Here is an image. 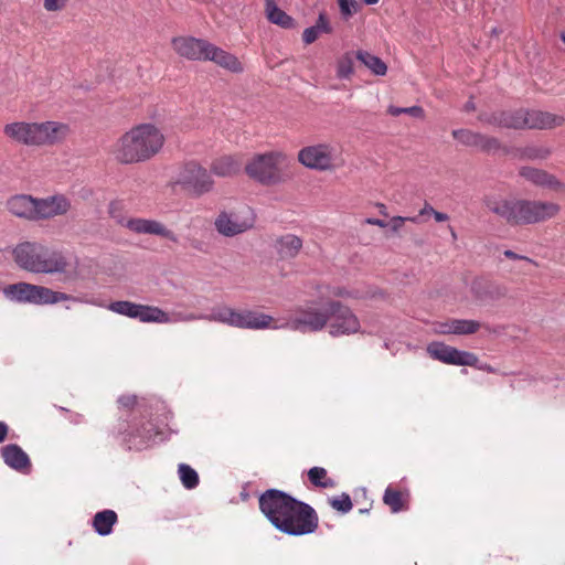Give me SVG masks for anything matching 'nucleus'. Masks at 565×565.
Segmentation results:
<instances>
[{"mask_svg": "<svg viewBox=\"0 0 565 565\" xmlns=\"http://www.w3.org/2000/svg\"><path fill=\"white\" fill-rule=\"evenodd\" d=\"M484 206L511 226L532 225L555 217L561 206L557 203L529 199H504L486 195Z\"/></svg>", "mask_w": 565, "mask_h": 565, "instance_id": "f257e3e1", "label": "nucleus"}, {"mask_svg": "<svg viewBox=\"0 0 565 565\" xmlns=\"http://www.w3.org/2000/svg\"><path fill=\"white\" fill-rule=\"evenodd\" d=\"M164 136L152 124H140L125 132L111 147V154L122 164L145 162L160 152Z\"/></svg>", "mask_w": 565, "mask_h": 565, "instance_id": "f03ea898", "label": "nucleus"}, {"mask_svg": "<svg viewBox=\"0 0 565 565\" xmlns=\"http://www.w3.org/2000/svg\"><path fill=\"white\" fill-rule=\"evenodd\" d=\"M12 254L20 268L33 274H64L70 266L63 252L51 249L38 242L20 243Z\"/></svg>", "mask_w": 565, "mask_h": 565, "instance_id": "7ed1b4c3", "label": "nucleus"}, {"mask_svg": "<svg viewBox=\"0 0 565 565\" xmlns=\"http://www.w3.org/2000/svg\"><path fill=\"white\" fill-rule=\"evenodd\" d=\"M70 126L60 121H14L3 127L10 140L24 146H53L63 142L70 135Z\"/></svg>", "mask_w": 565, "mask_h": 565, "instance_id": "20e7f679", "label": "nucleus"}, {"mask_svg": "<svg viewBox=\"0 0 565 565\" xmlns=\"http://www.w3.org/2000/svg\"><path fill=\"white\" fill-rule=\"evenodd\" d=\"M483 124L509 129H552L564 124L563 116L542 110H499L479 115Z\"/></svg>", "mask_w": 565, "mask_h": 565, "instance_id": "39448f33", "label": "nucleus"}, {"mask_svg": "<svg viewBox=\"0 0 565 565\" xmlns=\"http://www.w3.org/2000/svg\"><path fill=\"white\" fill-rule=\"evenodd\" d=\"M3 295L7 299L19 303L32 305H54L61 301L85 302L90 305L100 306L93 300H84L79 297H74L65 292L55 291L49 287L33 285L30 282H15L8 285L3 288Z\"/></svg>", "mask_w": 565, "mask_h": 565, "instance_id": "423d86ee", "label": "nucleus"}, {"mask_svg": "<svg viewBox=\"0 0 565 565\" xmlns=\"http://www.w3.org/2000/svg\"><path fill=\"white\" fill-rule=\"evenodd\" d=\"M288 164L289 159L284 152L269 151L254 156L245 171L250 179L264 185H276L287 180Z\"/></svg>", "mask_w": 565, "mask_h": 565, "instance_id": "0eeeda50", "label": "nucleus"}, {"mask_svg": "<svg viewBox=\"0 0 565 565\" xmlns=\"http://www.w3.org/2000/svg\"><path fill=\"white\" fill-rule=\"evenodd\" d=\"M205 321L218 322L233 328L264 330L271 327L274 318L269 315L254 310H236L228 306H218L212 308Z\"/></svg>", "mask_w": 565, "mask_h": 565, "instance_id": "6e6552de", "label": "nucleus"}, {"mask_svg": "<svg viewBox=\"0 0 565 565\" xmlns=\"http://www.w3.org/2000/svg\"><path fill=\"white\" fill-rule=\"evenodd\" d=\"M298 161L308 169L333 171L344 164L340 149L329 142L303 147L298 152Z\"/></svg>", "mask_w": 565, "mask_h": 565, "instance_id": "1a4fd4ad", "label": "nucleus"}, {"mask_svg": "<svg viewBox=\"0 0 565 565\" xmlns=\"http://www.w3.org/2000/svg\"><path fill=\"white\" fill-rule=\"evenodd\" d=\"M327 302L310 301L296 307L282 327L301 333L319 332L327 328Z\"/></svg>", "mask_w": 565, "mask_h": 565, "instance_id": "9d476101", "label": "nucleus"}, {"mask_svg": "<svg viewBox=\"0 0 565 565\" xmlns=\"http://www.w3.org/2000/svg\"><path fill=\"white\" fill-rule=\"evenodd\" d=\"M319 518L316 510L306 502L297 500L285 518H281L277 530L291 535L300 536L316 532Z\"/></svg>", "mask_w": 565, "mask_h": 565, "instance_id": "9b49d317", "label": "nucleus"}, {"mask_svg": "<svg viewBox=\"0 0 565 565\" xmlns=\"http://www.w3.org/2000/svg\"><path fill=\"white\" fill-rule=\"evenodd\" d=\"M327 328L332 337L355 334L361 330L356 315L341 301H327Z\"/></svg>", "mask_w": 565, "mask_h": 565, "instance_id": "f8f14e48", "label": "nucleus"}, {"mask_svg": "<svg viewBox=\"0 0 565 565\" xmlns=\"http://www.w3.org/2000/svg\"><path fill=\"white\" fill-rule=\"evenodd\" d=\"M177 184L189 193L201 196L213 190L214 180L207 169L196 161L186 162L180 170Z\"/></svg>", "mask_w": 565, "mask_h": 565, "instance_id": "ddd939ff", "label": "nucleus"}, {"mask_svg": "<svg viewBox=\"0 0 565 565\" xmlns=\"http://www.w3.org/2000/svg\"><path fill=\"white\" fill-rule=\"evenodd\" d=\"M107 309L131 319H138L143 323H169L170 315L156 306L135 303L128 300L113 301Z\"/></svg>", "mask_w": 565, "mask_h": 565, "instance_id": "4468645a", "label": "nucleus"}, {"mask_svg": "<svg viewBox=\"0 0 565 565\" xmlns=\"http://www.w3.org/2000/svg\"><path fill=\"white\" fill-rule=\"evenodd\" d=\"M258 502L263 514L277 529L281 518H285L294 504H297V499L281 490L268 489L260 494Z\"/></svg>", "mask_w": 565, "mask_h": 565, "instance_id": "2eb2a0df", "label": "nucleus"}, {"mask_svg": "<svg viewBox=\"0 0 565 565\" xmlns=\"http://www.w3.org/2000/svg\"><path fill=\"white\" fill-rule=\"evenodd\" d=\"M427 353L434 360L445 364L458 366H477L479 359L475 353L461 351L444 342H431L427 345Z\"/></svg>", "mask_w": 565, "mask_h": 565, "instance_id": "dca6fc26", "label": "nucleus"}, {"mask_svg": "<svg viewBox=\"0 0 565 565\" xmlns=\"http://www.w3.org/2000/svg\"><path fill=\"white\" fill-rule=\"evenodd\" d=\"M214 225L221 235L232 237L252 228L254 217L249 209H246L243 213L223 211L215 218Z\"/></svg>", "mask_w": 565, "mask_h": 565, "instance_id": "f3484780", "label": "nucleus"}, {"mask_svg": "<svg viewBox=\"0 0 565 565\" xmlns=\"http://www.w3.org/2000/svg\"><path fill=\"white\" fill-rule=\"evenodd\" d=\"M110 213L111 217L115 218L119 225L136 234L158 235L174 243L178 242L177 235L171 230L167 228L161 222L147 218H128L120 214H116L113 210Z\"/></svg>", "mask_w": 565, "mask_h": 565, "instance_id": "a211bd4d", "label": "nucleus"}, {"mask_svg": "<svg viewBox=\"0 0 565 565\" xmlns=\"http://www.w3.org/2000/svg\"><path fill=\"white\" fill-rule=\"evenodd\" d=\"M71 201L63 194H54L43 199H35V221L50 220L63 216L71 210Z\"/></svg>", "mask_w": 565, "mask_h": 565, "instance_id": "6ab92c4d", "label": "nucleus"}, {"mask_svg": "<svg viewBox=\"0 0 565 565\" xmlns=\"http://www.w3.org/2000/svg\"><path fill=\"white\" fill-rule=\"evenodd\" d=\"M210 42L193 36H178L172 39L174 51L182 57L191 61H206L211 47Z\"/></svg>", "mask_w": 565, "mask_h": 565, "instance_id": "aec40b11", "label": "nucleus"}, {"mask_svg": "<svg viewBox=\"0 0 565 565\" xmlns=\"http://www.w3.org/2000/svg\"><path fill=\"white\" fill-rule=\"evenodd\" d=\"M519 174L535 186L545 188L555 192H564L565 183L546 170L534 167H521Z\"/></svg>", "mask_w": 565, "mask_h": 565, "instance_id": "412c9836", "label": "nucleus"}, {"mask_svg": "<svg viewBox=\"0 0 565 565\" xmlns=\"http://www.w3.org/2000/svg\"><path fill=\"white\" fill-rule=\"evenodd\" d=\"M1 457L11 469L26 473L31 470V460L28 454L17 444H9L1 448Z\"/></svg>", "mask_w": 565, "mask_h": 565, "instance_id": "4be33fe9", "label": "nucleus"}, {"mask_svg": "<svg viewBox=\"0 0 565 565\" xmlns=\"http://www.w3.org/2000/svg\"><path fill=\"white\" fill-rule=\"evenodd\" d=\"M6 206L17 217L35 221V198L31 195H13L7 201Z\"/></svg>", "mask_w": 565, "mask_h": 565, "instance_id": "5701e85b", "label": "nucleus"}, {"mask_svg": "<svg viewBox=\"0 0 565 565\" xmlns=\"http://www.w3.org/2000/svg\"><path fill=\"white\" fill-rule=\"evenodd\" d=\"M243 162L235 156H222L212 161L211 172L221 178H230L239 173Z\"/></svg>", "mask_w": 565, "mask_h": 565, "instance_id": "b1692460", "label": "nucleus"}, {"mask_svg": "<svg viewBox=\"0 0 565 565\" xmlns=\"http://www.w3.org/2000/svg\"><path fill=\"white\" fill-rule=\"evenodd\" d=\"M302 248V239L294 234L280 236L275 242V249L280 259H294Z\"/></svg>", "mask_w": 565, "mask_h": 565, "instance_id": "393cba45", "label": "nucleus"}, {"mask_svg": "<svg viewBox=\"0 0 565 565\" xmlns=\"http://www.w3.org/2000/svg\"><path fill=\"white\" fill-rule=\"evenodd\" d=\"M209 54L206 55V61H212L218 66L228 70L234 73H238L243 71L241 62L237 57L214 44H211Z\"/></svg>", "mask_w": 565, "mask_h": 565, "instance_id": "a878e982", "label": "nucleus"}, {"mask_svg": "<svg viewBox=\"0 0 565 565\" xmlns=\"http://www.w3.org/2000/svg\"><path fill=\"white\" fill-rule=\"evenodd\" d=\"M471 290L476 298L482 301L498 299L504 295L500 286L483 279H476L472 282Z\"/></svg>", "mask_w": 565, "mask_h": 565, "instance_id": "bb28decb", "label": "nucleus"}, {"mask_svg": "<svg viewBox=\"0 0 565 565\" xmlns=\"http://www.w3.org/2000/svg\"><path fill=\"white\" fill-rule=\"evenodd\" d=\"M117 522V514L113 510H103L93 518V527L102 536L108 535Z\"/></svg>", "mask_w": 565, "mask_h": 565, "instance_id": "cd10ccee", "label": "nucleus"}, {"mask_svg": "<svg viewBox=\"0 0 565 565\" xmlns=\"http://www.w3.org/2000/svg\"><path fill=\"white\" fill-rule=\"evenodd\" d=\"M266 14L271 23L281 28L292 29L295 26V20L278 8L274 0H266Z\"/></svg>", "mask_w": 565, "mask_h": 565, "instance_id": "c85d7f7f", "label": "nucleus"}, {"mask_svg": "<svg viewBox=\"0 0 565 565\" xmlns=\"http://www.w3.org/2000/svg\"><path fill=\"white\" fill-rule=\"evenodd\" d=\"M355 57L376 76H384L387 72L386 64L379 56L367 51L359 50Z\"/></svg>", "mask_w": 565, "mask_h": 565, "instance_id": "c756f323", "label": "nucleus"}, {"mask_svg": "<svg viewBox=\"0 0 565 565\" xmlns=\"http://www.w3.org/2000/svg\"><path fill=\"white\" fill-rule=\"evenodd\" d=\"M308 479L312 486L321 489H333L337 487L334 479L328 477V472L322 467H313L308 470Z\"/></svg>", "mask_w": 565, "mask_h": 565, "instance_id": "7c9ffc66", "label": "nucleus"}, {"mask_svg": "<svg viewBox=\"0 0 565 565\" xmlns=\"http://www.w3.org/2000/svg\"><path fill=\"white\" fill-rule=\"evenodd\" d=\"M383 502L390 507L393 513H397L405 509L407 499L402 491L387 487L383 495Z\"/></svg>", "mask_w": 565, "mask_h": 565, "instance_id": "2f4dec72", "label": "nucleus"}, {"mask_svg": "<svg viewBox=\"0 0 565 565\" xmlns=\"http://www.w3.org/2000/svg\"><path fill=\"white\" fill-rule=\"evenodd\" d=\"M152 425L143 426L142 429H138L136 433H131L127 443L129 444V448H135L137 450H141L147 447L148 441L152 438Z\"/></svg>", "mask_w": 565, "mask_h": 565, "instance_id": "473e14b6", "label": "nucleus"}, {"mask_svg": "<svg viewBox=\"0 0 565 565\" xmlns=\"http://www.w3.org/2000/svg\"><path fill=\"white\" fill-rule=\"evenodd\" d=\"M179 477L186 489H194L199 484V475L186 463H180L178 468Z\"/></svg>", "mask_w": 565, "mask_h": 565, "instance_id": "72a5a7b5", "label": "nucleus"}, {"mask_svg": "<svg viewBox=\"0 0 565 565\" xmlns=\"http://www.w3.org/2000/svg\"><path fill=\"white\" fill-rule=\"evenodd\" d=\"M480 135L481 134L471 131L469 129L452 130V137L467 147L478 148Z\"/></svg>", "mask_w": 565, "mask_h": 565, "instance_id": "f704fd0d", "label": "nucleus"}, {"mask_svg": "<svg viewBox=\"0 0 565 565\" xmlns=\"http://www.w3.org/2000/svg\"><path fill=\"white\" fill-rule=\"evenodd\" d=\"M354 73L353 57L350 53L344 54L337 65V76L341 79H348Z\"/></svg>", "mask_w": 565, "mask_h": 565, "instance_id": "c9c22d12", "label": "nucleus"}, {"mask_svg": "<svg viewBox=\"0 0 565 565\" xmlns=\"http://www.w3.org/2000/svg\"><path fill=\"white\" fill-rule=\"evenodd\" d=\"M481 324L476 320L457 319L455 326V334L467 335L473 334L480 329Z\"/></svg>", "mask_w": 565, "mask_h": 565, "instance_id": "e433bc0d", "label": "nucleus"}, {"mask_svg": "<svg viewBox=\"0 0 565 565\" xmlns=\"http://www.w3.org/2000/svg\"><path fill=\"white\" fill-rule=\"evenodd\" d=\"M329 503L334 510L341 513H348L353 508L352 500L348 493L331 498Z\"/></svg>", "mask_w": 565, "mask_h": 565, "instance_id": "4c0bfd02", "label": "nucleus"}, {"mask_svg": "<svg viewBox=\"0 0 565 565\" xmlns=\"http://www.w3.org/2000/svg\"><path fill=\"white\" fill-rule=\"evenodd\" d=\"M551 156V150L546 147H527L523 150V157L530 160H545Z\"/></svg>", "mask_w": 565, "mask_h": 565, "instance_id": "58836bf2", "label": "nucleus"}, {"mask_svg": "<svg viewBox=\"0 0 565 565\" xmlns=\"http://www.w3.org/2000/svg\"><path fill=\"white\" fill-rule=\"evenodd\" d=\"M387 111L392 116H399L402 114H407V115H409L412 117H416V118H422L424 116V109L419 106H412V107L390 106Z\"/></svg>", "mask_w": 565, "mask_h": 565, "instance_id": "ea45409f", "label": "nucleus"}, {"mask_svg": "<svg viewBox=\"0 0 565 565\" xmlns=\"http://www.w3.org/2000/svg\"><path fill=\"white\" fill-rule=\"evenodd\" d=\"M500 148V141L494 137H489L486 135H480L478 149L482 151H495Z\"/></svg>", "mask_w": 565, "mask_h": 565, "instance_id": "a19ab883", "label": "nucleus"}, {"mask_svg": "<svg viewBox=\"0 0 565 565\" xmlns=\"http://www.w3.org/2000/svg\"><path fill=\"white\" fill-rule=\"evenodd\" d=\"M457 319H448L443 322H436L434 331L438 334H455Z\"/></svg>", "mask_w": 565, "mask_h": 565, "instance_id": "79ce46f5", "label": "nucleus"}, {"mask_svg": "<svg viewBox=\"0 0 565 565\" xmlns=\"http://www.w3.org/2000/svg\"><path fill=\"white\" fill-rule=\"evenodd\" d=\"M340 11L344 18L351 17L358 7V2L355 0H338Z\"/></svg>", "mask_w": 565, "mask_h": 565, "instance_id": "37998d69", "label": "nucleus"}, {"mask_svg": "<svg viewBox=\"0 0 565 565\" xmlns=\"http://www.w3.org/2000/svg\"><path fill=\"white\" fill-rule=\"evenodd\" d=\"M204 317L207 315H195V313H174L170 316L171 321L169 323L178 322V321H194V320H205Z\"/></svg>", "mask_w": 565, "mask_h": 565, "instance_id": "c03bdc74", "label": "nucleus"}, {"mask_svg": "<svg viewBox=\"0 0 565 565\" xmlns=\"http://www.w3.org/2000/svg\"><path fill=\"white\" fill-rule=\"evenodd\" d=\"M313 26L318 30V32H320V34L321 33L329 34L332 32V28H331L330 22L324 12L319 13V17Z\"/></svg>", "mask_w": 565, "mask_h": 565, "instance_id": "a18cd8bd", "label": "nucleus"}, {"mask_svg": "<svg viewBox=\"0 0 565 565\" xmlns=\"http://www.w3.org/2000/svg\"><path fill=\"white\" fill-rule=\"evenodd\" d=\"M66 6V0H44L43 7L46 11H60Z\"/></svg>", "mask_w": 565, "mask_h": 565, "instance_id": "49530a36", "label": "nucleus"}, {"mask_svg": "<svg viewBox=\"0 0 565 565\" xmlns=\"http://www.w3.org/2000/svg\"><path fill=\"white\" fill-rule=\"evenodd\" d=\"M320 35V32L312 25L310 28H307L302 33V41L306 44L313 43Z\"/></svg>", "mask_w": 565, "mask_h": 565, "instance_id": "de8ad7c7", "label": "nucleus"}, {"mask_svg": "<svg viewBox=\"0 0 565 565\" xmlns=\"http://www.w3.org/2000/svg\"><path fill=\"white\" fill-rule=\"evenodd\" d=\"M503 254L507 258L525 260L527 263H531V264L537 266V263L535 260H533L532 258H530L527 256L519 255V254L514 253L513 250L507 249V250H504Z\"/></svg>", "mask_w": 565, "mask_h": 565, "instance_id": "09e8293b", "label": "nucleus"}, {"mask_svg": "<svg viewBox=\"0 0 565 565\" xmlns=\"http://www.w3.org/2000/svg\"><path fill=\"white\" fill-rule=\"evenodd\" d=\"M137 402L135 395H124L118 398V404L125 408H131Z\"/></svg>", "mask_w": 565, "mask_h": 565, "instance_id": "8fccbe9b", "label": "nucleus"}, {"mask_svg": "<svg viewBox=\"0 0 565 565\" xmlns=\"http://www.w3.org/2000/svg\"><path fill=\"white\" fill-rule=\"evenodd\" d=\"M405 222H406L405 217H403V216H394V217L391 218L388 225L391 226V230L394 233H397Z\"/></svg>", "mask_w": 565, "mask_h": 565, "instance_id": "3c124183", "label": "nucleus"}, {"mask_svg": "<svg viewBox=\"0 0 565 565\" xmlns=\"http://www.w3.org/2000/svg\"><path fill=\"white\" fill-rule=\"evenodd\" d=\"M9 427L4 422H0V444L6 440Z\"/></svg>", "mask_w": 565, "mask_h": 565, "instance_id": "603ef678", "label": "nucleus"}, {"mask_svg": "<svg viewBox=\"0 0 565 565\" xmlns=\"http://www.w3.org/2000/svg\"><path fill=\"white\" fill-rule=\"evenodd\" d=\"M366 223L371 224V225H376L379 227H386V226H388L387 222H385L383 220H380V218H367Z\"/></svg>", "mask_w": 565, "mask_h": 565, "instance_id": "864d4df0", "label": "nucleus"}, {"mask_svg": "<svg viewBox=\"0 0 565 565\" xmlns=\"http://www.w3.org/2000/svg\"><path fill=\"white\" fill-rule=\"evenodd\" d=\"M435 211L436 210L429 203H425L423 209L419 211V215H433Z\"/></svg>", "mask_w": 565, "mask_h": 565, "instance_id": "5fc2aeb1", "label": "nucleus"}, {"mask_svg": "<svg viewBox=\"0 0 565 565\" xmlns=\"http://www.w3.org/2000/svg\"><path fill=\"white\" fill-rule=\"evenodd\" d=\"M434 218L436 220V222H446L449 220V216L448 214L446 213H443V212H438V211H435L434 214H433Z\"/></svg>", "mask_w": 565, "mask_h": 565, "instance_id": "6e6d98bb", "label": "nucleus"}, {"mask_svg": "<svg viewBox=\"0 0 565 565\" xmlns=\"http://www.w3.org/2000/svg\"><path fill=\"white\" fill-rule=\"evenodd\" d=\"M332 295L335 296V297H350V292L347 291L344 288H335L333 291H332Z\"/></svg>", "mask_w": 565, "mask_h": 565, "instance_id": "4d7b16f0", "label": "nucleus"}, {"mask_svg": "<svg viewBox=\"0 0 565 565\" xmlns=\"http://www.w3.org/2000/svg\"><path fill=\"white\" fill-rule=\"evenodd\" d=\"M420 216H422V215H419V214H418V215H416V216H411V217H405V218H406V221H409V222H412V223H419V217H420Z\"/></svg>", "mask_w": 565, "mask_h": 565, "instance_id": "13d9d810", "label": "nucleus"}, {"mask_svg": "<svg viewBox=\"0 0 565 565\" xmlns=\"http://www.w3.org/2000/svg\"><path fill=\"white\" fill-rule=\"evenodd\" d=\"M466 110H475V104L472 102H468L466 104Z\"/></svg>", "mask_w": 565, "mask_h": 565, "instance_id": "bf43d9fd", "label": "nucleus"}, {"mask_svg": "<svg viewBox=\"0 0 565 565\" xmlns=\"http://www.w3.org/2000/svg\"><path fill=\"white\" fill-rule=\"evenodd\" d=\"M379 207H380V212L383 214V215H387L386 213V207L384 204H379Z\"/></svg>", "mask_w": 565, "mask_h": 565, "instance_id": "052dcab7", "label": "nucleus"}, {"mask_svg": "<svg viewBox=\"0 0 565 565\" xmlns=\"http://www.w3.org/2000/svg\"><path fill=\"white\" fill-rule=\"evenodd\" d=\"M449 230H450V234H451L452 239H457V233L454 230V227L449 226Z\"/></svg>", "mask_w": 565, "mask_h": 565, "instance_id": "680f3d73", "label": "nucleus"}, {"mask_svg": "<svg viewBox=\"0 0 565 565\" xmlns=\"http://www.w3.org/2000/svg\"><path fill=\"white\" fill-rule=\"evenodd\" d=\"M366 4H375L379 2V0H364Z\"/></svg>", "mask_w": 565, "mask_h": 565, "instance_id": "e2e57ef3", "label": "nucleus"}, {"mask_svg": "<svg viewBox=\"0 0 565 565\" xmlns=\"http://www.w3.org/2000/svg\"><path fill=\"white\" fill-rule=\"evenodd\" d=\"M562 40L565 43V33L562 35Z\"/></svg>", "mask_w": 565, "mask_h": 565, "instance_id": "0e129e2a", "label": "nucleus"}]
</instances>
